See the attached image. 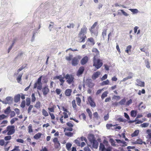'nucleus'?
<instances>
[{
  "label": "nucleus",
  "mask_w": 151,
  "mask_h": 151,
  "mask_svg": "<svg viewBox=\"0 0 151 151\" xmlns=\"http://www.w3.org/2000/svg\"><path fill=\"white\" fill-rule=\"evenodd\" d=\"M64 77H63L62 75H59L55 76L53 78L54 80L59 79L60 83V86H63L64 83L65 81L64 80Z\"/></svg>",
  "instance_id": "obj_6"
},
{
  "label": "nucleus",
  "mask_w": 151,
  "mask_h": 151,
  "mask_svg": "<svg viewBox=\"0 0 151 151\" xmlns=\"http://www.w3.org/2000/svg\"><path fill=\"white\" fill-rule=\"evenodd\" d=\"M8 132L7 134L8 135H10L14 134L15 131V127L13 125H9L7 127Z\"/></svg>",
  "instance_id": "obj_5"
},
{
  "label": "nucleus",
  "mask_w": 151,
  "mask_h": 151,
  "mask_svg": "<svg viewBox=\"0 0 151 151\" xmlns=\"http://www.w3.org/2000/svg\"><path fill=\"white\" fill-rule=\"evenodd\" d=\"M66 147L67 150L68 151L70 150V148L72 146V145L70 143H68L66 144Z\"/></svg>",
  "instance_id": "obj_37"
},
{
  "label": "nucleus",
  "mask_w": 151,
  "mask_h": 151,
  "mask_svg": "<svg viewBox=\"0 0 151 151\" xmlns=\"http://www.w3.org/2000/svg\"><path fill=\"white\" fill-rule=\"evenodd\" d=\"M72 104L73 107L74 109H76L77 107V105L76 103V101L73 100L72 101Z\"/></svg>",
  "instance_id": "obj_41"
},
{
  "label": "nucleus",
  "mask_w": 151,
  "mask_h": 151,
  "mask_svg": "<svg viewBox=\"0 0 151 151\" xmlns=\"http://www.w3.org/2000/svg\"><path fill=\"white\" fill-rule=\"evenodd\" d=\"M51 104H50V106L48 108L49 110V112H54L55 108H56V106L55 105L52 104V106H51Z\"/></svg>",
  "instance_id": "obj_17"
},
{
  "label": "nucleus",
  "mask_w": 151,
  "mask_h": 151,
  "mask_svg": "<svg viewBox=\"0 0 151 151\" xmlns=\"http://www.w3.org/2000/svg\"><path fill=\"white\" fill-rule=\"evenodd\" d=\"M65 78L66 80V82L69 84L74 82V76L72 75L67 74L65 76Z\"/></svg>",
  "instance_id": "obj_3"
},
{
  "label": "nucleus",
  "mask_w": 151,
  "mask_h": 151,
  "mask_svg": "<svg viewBox=\"0 0 151 151\" xmlns=\"http://www.w3.org/2000/svg\"><path fill=\"white\" fill-rule=\"evenodd\" d=\"M61 91V90L59 88H57L55 90V92L56 94L58 95L60 94Z\"/></svg>",
  "instance_id": "obj_56"
},
{
  "label": "nucleus",
  "mask_w": 151,
  "mask_h": 151,
  "mask_svg": "<svg viewBox=\"0 0 151 151\" xmlns=\"http://www.w3.org/2000/svg\"><path fill=\"white\" fill-rule=\"evenodd\" d=\"M126 101V100L125 98H124L123 99H122L121 101H120L119 102V104L121 105H123L125 104V103Z\"/></svg>",
  "instance_id": "obj_44"
},
{
  "label": "nucleus",
  "mask_w": 151,
  "mask_h": 151,
  "mask_svg": "<svg viewBox=\"0 0 151 151\" xmlns=\"http://www.w3.org/2000/svg\"><path fill=\"white\" fill-rule=\"evenodd\" d=\"M22 75V74H20L17 77V80L18 82L19 83V82L21 81Z\"/></svg>",
  "instance_id": "obj_51"
},
{
  "label": "nucleus",
  "mask_w": 151,
  "mask_h": 151,
  "mask_svg": "<svg viewBox=\"0 0 151 151\" xmlns=\"http://www.w3.org/2000/svg\"><path fill=\"white\" fill-rule=\"evenodd\" d=\"M134 144H139L141 145L143 143L142 140L141 139H137L136 141L134 143Z\"/></svg>",
  "instance_id": "obj_30"
},
{
  "label": "nucleus",
  "mask_w": 151,
  "mask_h": 151,
  "mask_svg": "<svg viewBox=\"0 0 151 151\" xmlns=\"http://www.w3.org/2000/svg\"><path fill=\"white\" fill-rule=\"evenodd\" d=\"M49 91V89L47 86H45L42 89V92L44 96H46L48 93Z\"/></svg>",
  "instance_id": "obj_15"
},
{
  "label": "nucleus",
  "mask_w": 151,
  "mask_h": 151,
  "mask_svg": "<svg viewBox=\"0 0 151 151\" xmlns=\"http://www.w3.org/2000/svg\"><path fill=\"white\" fill-rule=\"evenodd\" d=\"M106 127L108 129H110V128L112 127H114L115 125H113L111 124H106Z\"/></svg>",
  "instance_id": "obj_55"
},
{
  "label": "nucleus",
  "mask_w": 151,
  "mask_h": 151,
  "mask_svg": "<svg viewBox=\"0 0 151 151\" xmlns=\"http://www.w3.org/2000/svg\"><path fill=\"white\" fill-rule=\"evenodd\" d=\"M101 73L99 71H97L94 73L92 76V78L93 80H95L100 75Z\"/></svg>",
  "instance_id": "obj_19"
},
{
  "label": "nucleus",
  "mask_w": 151,
  "mask_h": 151,
  "mask_svg": "<svg viewBox=\"0 0 151 151\" xmlns=\"http://www.w3.org/2000/svg\"><path fill=\"white\" fill-rule=\"evenodd\" d=\"M109 141L111 143V145L113 146H115L116 145L115 144V142L113 139H110Z\"/></svg>",
  "instance_id": "obj_49"
},
{
  "label": "nucleus",
  "mask_w": 151,
  "mask_h": 151,
  "mask_svg": "<svg viewBox=\"0 0 151 151\" xmlns=\"http://www.w3.org/2000/svg\"><path fill=\"white\" fill-rule=\"evenodd\" d=\"M88 29L84 25L81 28L80 31L78 35V42H84L87 38L86 34L87 33Z\"/></svg>",
  "instance_id": "obj_1"
},
{
  "label": "nucleus",
  "mask_w": 151,
  "mask_h": 151,
  "mask_svg": "<svg viewBox=\"0 0 151 151\" xmlns=\"http://www.w3.org/2000/svg\"><path fill=\"white\" fill-rule=\"evenodd\" d=\"M32 125L30 124L28 126V132L29 133H31L33 132V130L32 129Z\"/></svg>",
  "instance_id": "obj_54"
},
{
  "label": "nucleus",
  "mask_w": 151,
  "mask_h": 151,
  "mask_svg": "<svg viewBox=\"0 0 151 151\" xmlns=\"http://www.w3.org/2000/svg\"><path fill=\"white\" fill-rule=\"evenodd\" d=\"M84 140L85 141H87L86 138L82 137L81 138H78L75 140V142L78 146H80L81 145V141Z\"/></svg>",
  "instance_id": "obj_7"
},
{
  "label": "nucleus",
  "mask_w": 151,
  "mask_h": 151,
  "mask_svg": "<svg viewBox=\"0 0 151 151\" xmlns=\"http://www.w3.org/2000/svg\"><path fill=\"white\" fill-rule=\"evenodd\" d=\"M73 123H72L71 121H70L66 123V125L68 127H67V130L70 131H72L73 130Z\"/></svg>",
  "instance_id": "obj_10"
},
{
  "label": "nucleus",
  "mask_w": 151,
  "mask_h": 151,
  "mask_svg": "<svg viewBox=\"0 0 151 151\" xmlns=\"http://www.w3.org/2000/svg\"><path fill=\"white\" fill-rule=\"evenodd\" d=\"M42 115L45 117L49 115L47 112L44 109H42Z\"/></svg>",
  "instance_id": "obj_31"
},
{
  "label": "nucleus",
  "mask_w": 151,
  "mask_h": 151,
  "mask_svg": "<svg viewBox=\"0 0 151 151\" xmlns=\"http://www.w3.org/2000/svg\"><path fill=\"white\" fill-rule=\"evenodd\" d=\"M36 98L35 96V94L34 93H33L32 95V101L34 102Z\"/></svg>",
  "instance_id": "obj_57"
},
{
  "label": "nucleus",
  "mask_w": 151,
  "mask_h": 151,
  "mask_svg": "<svg viewBox=\"0 0 151 151\" xmlns=\"http://www.w3.org/2000/svg\"><path fill=\"white\" fill-rule=\"evenodd\" d=\"M129 10L133 13H137L138 12V10L137 9H129Z\"/></svg>",
  "instance_id": "obj_62"
},
{
  "label": "nucleus",
  "mask_w": 151,
  "mask_h": 151,
  "mask_svg": "<svg viewBox=\"0 0 151 151\" xmlns=\"http://www.w3.org/2000/svg\"><path fill=\"white\" fill-rule=\"evenodd\" d=\"M137 111L132 110L131 112V115L132 117H135L137 115Z\"/></svg>",
  "instance_id": "obj_39"
},
{
  "label": "nucleus",
  "mask_w": 151,
  "mask_h": 151,
  "mask_svg": "<svg viewBox=\"0 0 151 151\" xmlns=\"http://www.w3.org/2000/svg\"><path fill=\"white\" fill-rule=\"evenodd\" d=\"M20 95L18 94L16 95L14 97V101L15 102L17 103L19 101L20 99Z\"/></svg>",
  "instance_id": "obj_22"
},
{
  "label": "nucleus",
  "mask_w": 151,
  "mask_h": 151,
  "mask_svg": "<svg viewBox=\"0 0 151 151\" xmlns=\"http://www.w3.org/2000/svg\"><path fill=\"white\" fill-rule=\"evenodd\" d=\"M25 100L23 101L21 104L20 106L22 108H24L25 107Z\"/></svg>",
  "instance_id": "obj_60"
},
{
  "label": "nucleus",
  "mask_w": 151,
  "mask_h": 151,
  "mask_svg": "<svg viewBox=\"0 0 151 151\" xmlns=\"http://www.w3.org/2000/svg\"><path fill=\"white\" fill-rule=\"evenodd\" d=\"M26 104L27 106L30 105L31 102L30 99L29 98H27L26 99Z\"/></svg>",
  "instance_id": "obj_47"
},
{
  "label": "nucleus",
  "mask_w": 151,
  "mask_h": 151,
  "mask_svg": "<svg viewBox=\"0 0 151 151\" xmlns=\"http://www.w3.org/2000/svg\"><path fill=\"white\" fill-rule=\"evenodd\" d=\"M73 57V56L72 55H69L68 56H66V59L68 61H70L71 59Z\"/></svg>",
  "instance_id": "obj_59"
},
{
  "label": "nucleus",
  "mask_w": 151,
  "mask_h": 151,
  "mask_svg": "<svg viewBox=\"0 0 151 151\" xmlns=\"http://www.w3.org/2000/svg\"><path fill=\"white\" fill-rule=\"evenodd\" d=\"M86 83L88 86L91 88H92L94 86V83H92L91 79H87L86 80Z\"/></svg>",
  "instance_id": "obj_13"
},
{
  "label": "nucleus",
  "mask_w": 151,
  "mask_h": 151,
  "mask_svg": "<svg viewBox=\"0 0 151 151\" xmlns=\"http://www.w3.org/2000/svg\"><path fill=\"white\" fill-rule=\"evenodd\" d=\"M86 111L88 114L89 117L91 119L92 117V113L90 110L88 108L86 109Z\"/></svg>",
  "instance_id": "obj_40"
},
{
  "label": "nucleus",
  "mask_w": 151,
  "mask_h": 151,
  "mask_svg": "<svg viewBox=\"0 0 151 151\" xmlns=\"http://www.w3.org/2000/svg\"><path fill=\"white\" fill-rule=\"evenodd\" d=\"M12 138V137L10 135L6 136L4 138V139L6 141L10 140Z\"/></svg>",
  "instance_id": "obj_58"
},
{
  "label": "nucleus",
  "mask_w": 151,
  "mask_h": 151,
  "mask_svg": "<svg viewBox=\"0 0 151 151\" xmlns=\"http://www.w3.org/2000/svg\"><path fill=\"white\" fill-rule=\"evenodd\" d=\"M149 125V124L147 123H144L141 124V126L142 127H147Z\"/></svg>",
  "instance_id": "obj_61"
},
{
  "label": "nucleus",
  "mask_w": 151,
  "mask_h": 151,
  "mask_svg": "<svg viewBox=\"0 0 151 151\" xmlns=\"http://www.w3.org/2000/svg\"><path fill=\"white\" fill-rule=\"evenodd\" d=\"M132 48V46L131 45L128 46L126 48V50H125V52L127 53H128L129 51H131V49Z\"/></svg>",
  "instance_id": "obj_50"
},
{
  "label": "nucleus",
  "mask_w": 151,
  "mask_h": 151,
  "mask_svg": "<svg viewBox=\"0 0 151 151\" xmlns=\"http://www.w3.org/2000/svg\"><path fill=\"white\" fill-rule=\"evenodd\" d=\"M62 109L64 111V112H67L68 113V114L69 116H70L71 114V112H70L68 110L66 109L65 108L64 106H63Z\"/></svg>",
  "instance_id": "obj_46"
},
{
  "label": "nucleus",
  "mask_w": 151,
  "mask_h": 151,
  "mask_svg": "<svg viewBox=\"0 0 151 151\" xmlns=\"http://www.w3.org/2000/svg\"><path fill=\"white\" fill-rule=\"evenodd\" d=\"M99 58L95 57H93V66L95 67L96 70L100 68L103 65L102 60L98 59Z\"/></svg>",
  "instance_id": "obj_2"
},
{
  "label": "nucleus",
  "mask_w": 151,
  "mask_h": 151,
  "mask_svg": "<svg viewBox=\"0 0 151 151\" xmlns=\"http://www.w3.org/2000/svg\"><path fill=\"white\" fill-rule=\"evenodd\" d=\"M89 30L91 34H93L94 35L97 36L98 34V32L97 29L96 28H90Z\"/></svg>",
  "instance_id": "obj_16"
},
{
  "label": "nucleus",
  "mask_w": 151,
  "mask_h": 151,
  "mask_svg": "<svg viewBox=\"0 0 151 151\" xmlns=\"http://www.w3.org/2000/svg\"><path fill=\"white\" fill-rule=\"evenodd\" d=\"M63 116H61L60 118V121L61 123L63 124L65 123V121H63V118L65 119L68 118L69 115L68 113L66 112H63Z\"/></svg>",
  "instance_id": "obj_8"
},
{
  "label": "nucleus",
  "mask_w": 151,
  "mask_h": 151,
  "mask_svg": "<svg viewBox=\"0 0 151 151\" xmlns=\"http://www.w3.org/2000/svg\"><path fill=\"white\" fill-rule=\"evenodd\" d=\"M91 143L92 144L93 147L95 149L97 148L98 146L99 143L96 140Z\"/></svg>",
  "instance_id": "obj_24"
},
{
  "label": "nucleus",
  "mask_w": 151,
  "mask_h": 151,
  "mask_svg": "<svg viewBox=\"0 0 151 151\" xmlns=\"http://www.w3.org/2000/svg\"><path fill=\"white\" fill-rule=\"evenodd\" d=\"M108 92L107 91H105L103 93L101 96V98L102 99H103L105 97H106L107 96Z\"/></svg>",
  "instance_id": "obj_36"
},
{
  "label": "nucleus",
  "mask_w": 151,
  "mask_h": 151,
  "mask_svg": "<svg viewBox=\"0 0 151 151\" xmlns=\"http://www.w3.org/2000/svg\"><path fill=\"white\" fill-rule=\"evenodd\" d=\"M145 62L146 63V66L147 68H150V63L148 59H146L145 60Z\"/></svg>",
  "instance_id": "obj_45"
},
{
  "label": "nucleus",
  "mask_w": 151,
  "mask_h": 151,
  "mask_svg": "<svg viewBox=\"0 0 151 151\" xmlns=\"http://www.w3.org/2000/svg\"><path fill=\"white\" fill-rule=\"evenodd\" d=\"M88 57L87 56H85L81 59V63L82 65H84L88 62Z\"/></svg>",
  "instance_id": "obj_18"
},
{
  "label": "nucleus",
  "mask_w": 151,
  "mask_h": 151,
  "mask_svg": "<svg viewBox=\"0 0 151 151\" xmlns=\"http://www.w3.org/2000/svg\"><path fill=\"white\" fill-rule=\"evenodd\" d=\"M65 135L70 137L73 136V133L70 132H65Z\"/></svg>",
  "instance_id": "obj_48"
},
{
  "label": "nucleus",
  "mask_w": 151,
  "mask_h": 151,
  "mask_svg": "<svg viewBox=\"0 0 151 151\" xmlns=\"http://www.w3.org/2000/svg\"><path fill=\"white\" fill-rule=\"evenodd\" d=\"M42 76H40L37 79V82L34 85V88H37V89L40 90L42 88V83L41 82Z\"/></svg>",
  "instance_id": "obj_4"
},
{
  "label": "nucleus",
  "mask_w": 151,
  "mask_h": 151,
  "mask_svg": "<svg viewBox=\"0 0 151 151\" xmlns=\"http://www.w3.org/2000/svg\"><path fill=\"white\" fill-rule=\"evenodd\" d=\"M92 52L94 53L93 54V55H94V57H100L99 52L97 49L96 48H93L92 50Z\"/></svg>",
  "instance_id": "obj_12"
},
{
  "label": "nucleus",
  "mask_w": 151,
  "mask_h": 151,
  "mask_svg": "<svg viewBox=\"0 0 151 151\" xmlns=\"http://www.w3.org/2000/svg\"><path fill=\"white\" fill-rule=\"evenodd\" d=\"M35 107L37 109H39L41 107V103L40 101H37L35 105Z\"/></svg>",
  "instance_id": "obj_42"
},
{
  "label": "nucleus",
  "mask_w": 151,
  "mask_h": 151,
  "mask_svg": "<svg viewBox=\"0 0 151 151\" xmlns=\"http://www.w3.org/2000/svg\"><path fill=\"white\" fill-rule=\"evenodd\" d=\"M79 117L80 118H81L82 117V119L85 120H86V116L84 113H82L81 115H80L79 116Z\"/></svg>",
  "instance_id": "obj_52"
},
{
  "label": "nucleus",
  "mask_w": 151,
  "mask_h": 151,
  "mask_svg": "<svg viewBox=\"0 0 151 151\" xmlns=\"http://www.w3.org/2000/svg\"><path fill=\"white\" fill-rule=\"evenodd\" d=\"M10 106H8L4 110V113L6 114H8L10 112Z\"/></svg>",
  "instance_id": "obj_34"
},
{
  "label": "nucleus",
  "mask_w": 151,
  "mask_h": 151,
  "mask_svg": "<svg viewBox=\"0 0 151 151\" xmlns=\"http://www.w3.org/2000/svg\"><path fill=\"white\" fill-rule=\"evenodd\" d=\"M84 70V68L83 67L81 66L80 67L77 72V75L80 76L82 74Z\"/></svg>",
  "instance_id": "obj_21"
},
{
  "label": "nucleus",
  "mask_w": 151,
  "mask_h": 151,
  "mask_svg": "<svg viewBox=\"0 0 151 151\" xmlns=\"http://www.w3.org/2000/svg\"><path fill=\"white\" fill-rule=\"evenodd\" d=\"M12 99L11 97L8 96L6 97V103H9L12 101Z\"/></svg>",
  "instance_id": "obj_32"
},
{
  "label": "nucleus",
  "mask_w": 151,
  "mask_h": 151,
  "mask_svg": "<svg viewBox=\"0 0 151 151\" xmlns=\"http://www.w3.org/2000/svg\"><path fill=\"white\" fill-rule=\"evenodd\" d=\"M8 122L6 120L3 121L0 124V127H3L6 126Z\"/></svg>",
  "instance_id": "obj_27"
},
{
  "label": "nucleus",
  "mask_w": 151,
  "mask_h": 151,
  "mask_svg": "<svg viewBox=\"0 0 151 151\" xmlns=\"http://www.w3.org/2000/svg\"><path fill=\"white\" fill-rule=\"evenodd\" d=\"M33 107V106L32 105H30L28 109V113H29L31 111Z\"/></svg>",
  "instance_id": "obj_64"
},
{
  "label": "nucleus",
  "mask_w": 151,
  "mask_h": 151,
  "mask_svg": "<svg viewBox=\"0 0 151 151\" xmlns=\"http://www.w3.org/2000/svg\"><path fill=\"white\" fill-rule=\"evenodd\" d=\"M107 30V29H104L102 32V36L104 39V37L106 36V35Z\"/></svg>",
  "instance_id": "obj_43"
},
{
  "label": "nucleus",
  "mask_w": 151,
  "mask_h": 151,
  "mask_svg": "<svg viewBox=\"0 0 151 151\" xmlns=\"http://www.w3.org/2000/svg\"><path fill=\"white\" fill-rule=\"evenodd\" d=\"M88 138L90 142L96 140L94 136L92 134H90L88 135Z\"/></svg>",
  "instance_id": "obj_23"
},
{
  "label": "nucleus",
  "mask_w": 151,
  "mask_h": 151,
  "mask_svg": "<svg viewBox=\"0 0 151 151\" xmlns=\"http://www.w3.org/2000/svg\"><path fill=\"white\" fill-rule=\"evenodd\" d=\"M109 81L108 80H106V81H103L101 84V85L102 86L106 85H109Z\"/></svg>",
  "instance_id": "obj_35"
},
{
  "label": "nucleus",
  "mask_w": 151,
  "mask_h": 151,
  "mask_svg": "<svg viewBox=\"0 0 151 151\" xmlns=\"http://www.w3.org/2000/svg\"><path fill=\"white\" fill-rule=\"evenodd\" d=\"M49 115L51 116V119L52 120H54L55 119V117L53 114L52 113L50 112H49Z\"/></svg>",
  "instance_id": "obj_63"
},
{
  "label": "nucleus",
  "mask_w": 151,
  "mask_h": 151,
  "mask_svg": "<svg viewBox=\"0 0 151 151\" xmlns=\"http://www.w3.org/2000/svg\"><path fill=\"white\" fill-rule=\"evenodd\" d=\"M99 149L101 151H105L106 149L104 145L101 143H100Z\"/></svg>",
  "instance_id": "obj_28"
},
{
  "label": "nucleus",
  "mask_w": 151,
  "mask_h": 151,
  "mask_svg": "<svg viewBox=\"0 0 151 151\" xmlns=\"http://www.w3.org/2000/svg\"><path fill=\"white\" fill-rule=\"evenodd\" d=\"M139 130H135L133 133L131 134V136L132 137L137 136L139 134Z\"/></svg>",
  "instance_id": "obj_26"
},
{
  "label": "nucleus",
  "mask_w": 151,
  "mask_h": 151,
  "mask_svg": "<svg viewBox=\"0 0 151 151\" xmlns=\"http://www.w3.org/2000/svg\"><path fill=\"white\" fill-rule=\"evenodd\" d=\"M136 81L137 83V85L141 87L144 86L145 83L144 82L141 81L139 79H137Z\"/></svg>",
  "instance_id": "obj_25"
},
{
  "label": "nucleus",
  "mask_w": 151,
  "mask_h": 151,
  "mask_svg": "<svg viewBox=\"0 0 151 151\" xmlns=\"http://www.w3.org/2000/svg\"><path fill=\"white\" fill-rule=\"evenodd\" d=\"M79 62V60L76 57H74L72 60V65L75 66L77 65Z\"/></svg>",
  "instance_id": "obj_14"
},
{
  "label": "nucleus",
  "mask_w": 151,
  "mask_h": 151,
  "mask_svg": "<svg viewBox=\"0 0 151 151\" xmlns=\"http://www.w3.org/2000/svg\"><path fill=\"white\" fill-rule=\"evenodd\" d=\"M42 135V134L40 133H38L35 134L34 136V138L36 139H39Z\"/></svg>",
  "instance_id": "obj_29"
},
{
  "label": "nucleus",
  "mask_w": 151,
  "mask_h": 151,
  "mask_svg": "<svg viewBox=\"0 0 151 151\" xmlns=\"http://www.w3.org/2000/svg\"><path fill=\"white\" fill-rule=\"evenodd\" d=\"M76 101L77 105L78 106H80L81 101L80 98L79 97H76Z\"/></svg>",
  "instance_id": "obj_38"
},
{
  "label": "nucleus",
  "mask_w": 151,
  "mask_h": 151,
  "mask_svg": "<svg viewBox=\"0 0 151 151\" xmlns=\"http://www.w3.org/2000/svg\"><path fill=\"white\" fill-rule=\"evenodd\" d=\"M18 120V119L17 118H14L12 119L10 121V123L11 124H12L14 123L15 121Z\"/></svg>",
  "instance_id": "obj_53"
},
{
  "label": "nucleus",
  "mask_w": 151,
  "mask_h": 151,
  "mask_svg": "<svg viewBox=\"0 0 151 151\" xmlns=\"http://www.w3.org/2000/svg\"><path fill=\"white\" fill-rule=\"evenodd\" d=\"M87 41L90 42L92 45H94L95 44L94 39L92 37L88 38L87 39Z\"/></svg>",
  "instance_id": "obj_33"
},
{
  "label": "nucleus",
  "mask_w": 151,
  "mask_h": 151,
  "mask_svg": "<svg viewBox=\"0 0 151 151\" xmlns=\"http://www.w3.org/2000/svg\"><path fill=\"white\" fill-rule=\"evenodd\" d=\"M72 92V89H67L65 91V94L66 96H70L71 95Z\"/></svg>",
  "instance_id": "obj_20"
},
{
  "label": "nucleus",
  "mask_w": 151,
  "mask_h": 151,
  "mask_svg": "<svg viewBox=\"0 0 151 151\" xmlns=\"http://www.w3.org/2000/svg\"><path fill=\"white\" fill-rule=\"evenodd\" d=\"M87 99L90 105L93 108L96 106V104L91 96H89L88 98Z\"/></svg>",
  "instance_id": "obj_9"
},
{
  "label": "nucleus",
  "mask_w": 151,
  "mask_h": 151,
  "mask_svg": "<svg viewBox=\"0 0 151 151\" xmlns=\"http://www.w3.org/2000/svg\"><path fill=\"white\" fill-rule=\"evenodd\" d=\"M53 142L54 143V146L55 148H58L60 146V144L57 137H55L53 139Z\"/></svg>",
  "instance_id": "obj_11"
}]
</instances>
